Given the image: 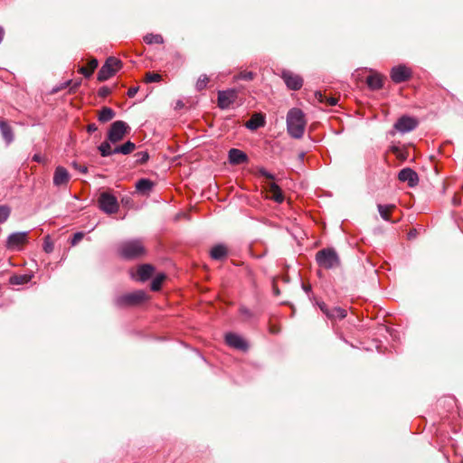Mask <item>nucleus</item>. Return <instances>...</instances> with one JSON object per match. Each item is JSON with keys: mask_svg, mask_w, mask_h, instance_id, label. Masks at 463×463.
Here are the masks:
<instances>
[{"mask_svg": "<svg viewBox=\"0 0 463 463\" xmlns=\"http://www.w3.org/2000/svg\"><path fill=\"white\" fill-rule=\"evenodd\" d=\"M154 267L150 264L140 265L137 270V276H133L137 280L146 281L152 277Z\"/></svg>", "mask_w": 463, "mask_h": 463, "instance_id": "2eb2a0df", "label": "nucleus"}, {"mask_svg": "<svg viewBox=\"0 0 463 463\" xmlns=\"http://www.w3.org/2000/svg\"><path fill=\"white\" fill-rule=\"evenodd\" d=\"M80 172H86L87 168L85 166H82L79 169Z\"/></svg>", "mask_w": 463, "mask_h": 463, "instance_id": "13d9d810", "label": "nucleus"}, {"mask_svg": "<svg viewBox=\"0 0 463 463\" xmlns=\"http://www.w3.org/2000/svg\"><path fill=\"white\" fill-rule=\"evenodd\" d=\"M411 77V71L404 65L393 67L391 71V79L395 83L407 81Z\"/></svg>", "mask_w": 463, "mask_h": 463, "instance_id": "9d476101", "label": "nucleus"}, {"mask_svg": "<svg viewBox=\"0 0 463 463\" xmlns=\"http://www.w3.org/2000/svg\"><path fill=\"white\" fill-rule=\"evenodd\" d=\"M415 235H416V231H415V230H413V231H410V232H409V233H408V237H409V239H412V238H414V237H415Z\"/></svg>", "mask_w": 463, "mask_h": 463, "instance_id": "5fc2aeb1", "label": "nucleus"}, {"mask_svg": "<svg viewBox=\"0 0 463 463\" xmlns=\"http://www.w3.org/2000/svg\"><path fill=\"white\" fill-rule=\"evenodd\" d=\"M154 183L151 180L146 178L140 179L136 184L137 192L144 195L148 194L152 191Z\"/></svg>", "mask_w": 463, "mask_h": 463, "instance_id": "a211bd4d", "label": "nucleus"}, {"mask_svg": "<svg viewBox=\"0 0 463 463\" xmlns=\"http://www.w3.org/2000/svg\"><path fill=\"white\" fill-rule=\"evenodd\" d=\"M29 232H16L11 233L6 240V248L12 250H20L28 242Z\"/></svg>", "mask_w": 463, "mask_h": 463, "instance_id": "6e6552de", "label": "nucleus"}, {"mask_svg": "<svg viewBox=\"0 0 463 463\" xmlns=\"http://www.w3.org/2000/svg\"><path fill=\"white\" fill-rule=\"evenodd\" d=\"M5 35V30L0 26V43L2 42Z\"/></svg>", "mask_w": 463, "mask_h": 463, "instance_id": "6e6d98bb", "label": "nucleus"}, {"mask_svg": "<svg viewBox=\"0 0 463 463\" xmlns=\"http://www.w3.org/2000/svg\"><path fill=\"white\" fill-rule=\"evenodd\" d=\"M366 83L372 90H380L383 87V76L375 71H372L366 79Z\"/></svg>", "mask_w": 463, "mask_h": 463, "instance_id": "dca6fc26", "label": "nucleus"}, {"mask_svg": "<svg viewBox=\"0 0 463 463\" xmlns=\"http://www.w3.org/2000/svg\"><path fill=\"white\" fill-rule=\"evenodd\" d=\"M130 131L129 126L122 121L117 120L110 125L108 131V140L113 144L121 141Z\"/></svg>", "mask_w": 463, "mask_h": 463, "instance_id": "423d86ee", "label": "nucleus"}, {"mask_svg": "<svg viewBox=\"0 0 463 463\" xmlns=\"http://www.w3.org/2000/svg\"><path fill=\"white\" fill-rule=\"evenodd\" d=\"M33 160L36 162H42L43 157L40 155L36 154L33 156Z\"/></svg>", "mask_w": 463, "mask_h": 463, "instance_id": "864d4df0", "label": "nucleus"}, {"mask_svg": "<svg viewBox=\"0 0 463 463\" xmlns=\"http://www.w3.org/2000/svg\"><path fill=\"white\" fill-rule=\"evenodd\" d=\"M271 197L277 203H282L284 200L282 192L277 185H273L271 188Z\"/></svg>", "mask_w": 463, "mask_h": 463, "instance_id": "72a5a7b5", "label": "nucleus"}, {"mask_svg": "<svg viewBox=\"0 0 463 463\" xmlns=\"http://www.w3.org/2000/svg\"><path fill=\"white\" fill-rule=\"evenodd\" d=\"M240 312L242 316H244L246 318H250L252 317V314L250 309H248L245 307H242L240 308Z\"/></svg>", "mask_w": 463, "mask_h": 463, "instance_id": "37998d69", "label": "nucleus"}, {"mask_svg": "<svg viewBox=\"0 0 463 463\" xmlns=\"http://www.w3.org/2000/svg\"><path fill=\"white\" fill-rule=\"evenodd\" d=\"M138 91V87H131L128 91V96L133 98Z\"/></svg>", "mask_w": 463, "mask_h": 463, "instance_id": "de8ad7c7", "label": "nucleus"}, {"mask_svg": "<svg viewBox=\"0 0 463 463\" xmlns=\"http://www.w3.org/2000/svg\"><path fill=\"white\" fill-rule=\"evenodd\" d=\"M121 203L124 206H128V207H130L131 206V203H132V200L130 197H123L121 199Z\"/></svg>", "mask_w": 463, "mask_h": 463, "instance_id": "09e8293b", "label": "nucleus"}, {"mask_svg": "<svg viewBox=\"0 0 463 463\" xmlns=\"http://www.w3.org/2000/svg\"><path fill=\"white\" fill-rule=\"evenodd\" d=\"M338 101V99L337 98H335V97H327L326 98V104L328 105V106H335L336 105Z\"/></svg>", "mask_w": 463, "mask_h": 463, "instance_id": "c03bdc74", "label": "nucleus"}, {"mask_svg": "<svg viewBox=\"0 0 463 463\" xmlns=\"http://www.w3.org/2000/svg\"><path fill=\"white\" fill-rule=\"evenodd\" d=\"M136 148V145L131 141H127L125 144L121 146H117L113 148V151L116 152V154H123V155H128L131 152H133Z\"/></svg>", "mask_w": 463, "mask_h": 463, "instance_id": "5701e85b", "label": "nucleus"}, {"mask_svg": "<svg viewBox=\"0 0 463 463\" xmlns=\"http://www.w3.org/2000/svg\"><path fill=\"white\" fill-rule=\"evenodd\" d=\"M264 124H265L264 117L260 114H254L246 122L245 126L247 128H249L250 130H255L260 127H263Z\"/></svg>", "mask_w": 463, "mask_h": 463, "instance_id": "6ab92c4d", "label": "nucleus"}, {"mask_svg": "<svg viewBox=\"0 0 463 463\" xmlns=\"http://www.w3.org/2000/svg\"><path fill=\"white\" fill-rule=\"evenodd\" d=\"M227 248L222 244L215 245L212 248L210 255L212 259L221 260L227 256Z\"/></svg>", "mask_w": 463, "mask_h": 463, "instance_id": "aec40b11", "label": "nucleus"}, {"mask_svg": "<svg viewBox=\"0 0 463 463\" xmlns=\"http://www.w3.org/2000/svg\"><path fill=\"white\" fill-rule=\"evenodd\" d=\"M122 61L113 56L109 57L98 72V80L105 81L122 68Z\"/></svg>", "mask_w": 463, "mask_h": 463, "instance_id": "39448f33", "label": "nucleus"}, {"mask_svg": "<svg viewBox=\"0 0 463 463\" xmlns=\"http://www.w3.org/2000/svg\"><path fill=\"white\" fill-rule=\"evenodd\" d=\"M118 253L126 260H133L145 254V247L140 240H129L118 245Z\"/></svg>", "mask_w": 463, "mask_h": 463, "instance_id": "f03ea898", "label": "nucleus"}, {"mask_svg": "<svg viewBox=\"0 0 463 463\" xmlns=\"http://www.w3.org/2000/svg\"><path fill=\"white\" fill-rule=\"evenodd\" d=\"M97 130H98V127H97V126H96V124H94V123L89 124V125L87 126V131H88L89 133H93V132H95V131H97Z\"/></svg>", "mask_w": 463, "mask_h": 463, "instance_id": "8fccbe9b", "label": "nucleus"}, {"mask_svg": "<svg viewBox=\"0 0 463 463\" xmlns=\"http://www.w3.org/2000/svg\"><path fill=\"white\" fill-rule=\"evenodd\" d=\"M398 174H416V172L410 167H405L400 170Z\"/></svg>", "mask_w": 463, "mask_h": 463, "instance_id": "3c124183", "label": "nucleus"}, {"mask_svg": "<svg viewBox=\"0 0 463 463\" xmlns=\"http://www.w3.org/2000/svg\"><path fill=\"white\" fill-rule=\"evenodd\" d=\"M165 279V274L161 273V274H158L157 276H156L152 282H151V289L153 291H157L161 288V286H162V283L164 281V279Z\"/></svg>", "mask_w": 463, "mask_h": 463, "instance_id": "7c9ffc66", "label": "nucleus"}, {"mask_svg": "<svg viewBox=\"0 0 463 463\" xmlns=\"http://www.w3.org/2000/svg\"><path fill=\"white\" fill-rule=\"evenodd\" d=\"M116 113L115 111L109 107H103L99 112H98V119L101 123H106L110 121L114 118Z\"/></svg>", "mask_w": 463, "mask_h": 463, "instance_id": "412c9836", "label": "nucleus"}, {"mask_svg": "<svg viewBox=\"0 0 463 463\" xmlns=\"http://www.w3.org/2000/svg\"><path fill=\"white\" fill-rule=\"evenodd\" d=\"M98 60L92 58L89 61L88 65L86 67H81L79 69V72L84 75V77L89 78L92 75L96 68L98 67Z\"/></svg>", "mask_w": 463, "mask_h": 463, "instance_id": "4be33fe9", "label": "nucleus"}, {"mask_svg": "<svg viewBox=\"0 0 463 463\" xmlns=\"http://www.w3.org/2000/svg\"><path fill=\"white\" fill-rule=\"evenodd\" d=\"M147 298L146 291L136 290L131 293H128L119 296L116 299V305L118 307L136 306L144 302Z\"/></svg>", "mask_w": 463, "mask_h": 463, "instance_id": "0eeeda50", "label": "nucleus"}, {"mask_svg": "<svg viewBox=\"0 0 463 463\" xmlns=\"http://www.w3.org/2000/svg\"><path fill=\"white\" fill-rule=\"evenodd\" d=\"M259 174L264 175V174H270V173L268 170H266L265 168H260L259 170Z\"/></svg>", "mask_w": 463, "mask_h": 463, "instance_id": "4d7b16f0", "label": "nucleus"}, {"mask_svg": "<svg viewBox=\"0 0 463 463\" xmlns=\"http://www.w3.org/2000/svg\"><path fill=\"white\" fill-rule=\"evenodd\" d=\"M54 174H68L67 170L62 166H58Z\"/></svg>", "mask_w": 463, "mask_h": 463, "instance_id": "603ef678", "label": "nucleus"}, {"mask_svg": "<svg viewBox=\"0 0 463 463\" xmlns=\"http://www.w3.org/2000/svg\"><path fill=\"white\" fill-rule=\"evenodd\" d=\"M0 129L3 137L6 142H11L13 140V131L9 125H7L5 121H0Z\"/></svg>", "mask_w": 463, "mask_h": 463, "instance_id": "393cba45", "label": "nucleus"}, {"mask_svg": "<svg viewBox=\"0 0 463 463\" xmlns=\"http://www.w3.org/2000/svg\"><path fill=\"white\" fill-rule=\"evenodd\" d=\"M53 184L56 186H63L68 184L70 181L71 175H53Z\"/></svg>", "mask_w": 463, "mask_h": 463, "instance_id": "c9c22d12", "label": "nucleus"}, {"mask_svg": "<svg viewBox=\"0 0 463 463\" xmlns=\"http://www.w3.org/2000/svg\"><path fill=\"white\" fill-rule=\"evenodd\" d=\"M390 152L392 154H393L395 156V158L397 160L401 161V162L404 161L407 158V156H408L406 151H404V150H402L400 147L395 146H392L390 148Z\"/></svg>", "mask_w": 463, "mask_h": 463, "instance_id": "c756f323", "label": "nucleus"}, {"mask_svg": "<svg viewBox=\"0 0 463 463\" xmlns=\"http://www.w3.org/2000/svg\"><path fill=\"white\" fill-rule=\"evenodd\" d=\"M271 333L275 334V333H277V330H275V329H273V328H272V329H271Z\"/></svg>", "mask_w": 463, "mask_h": 463, "instance_id": "052dcab7", "label": "nucleus"}, {"mask_svg": "<svg viewBox=\"0 0 463 463\" xmlns=\"http://www.w3.org/2000/svg\"><path fill=\"white\" fill-rule=\"evenodd\" d=\"M315 96L319 102L326 103L327 98L326 94L322 93L321 91H317Z\"/></svg>", "mask_w": 463, "mask_h": 463, "instance_id": "79ce46f5", "label": "nucleus"}, {"mask_svg": "<svg viewBox=\"0 0 463 463\" xmlns=\"http://www.w3.org/2000/svg\"><path fill=\"white\" fill-rule=\"evenodd\" d=\"M83 238V233L82 232H76L73 234V237L71 238V245H76L77 243H79L81 239Z\"/></svg>", "mask_w": 463, "mask_h": 463, "instance_id": "58836bf2", "label": "nucleus"}, {"mask_svg": "<svg viewBox=\"0 0 463 463\" xmlns=\"http://www.w3.org/2000/svg\"><path fill=\"white\" fill-rule=\"evenodd\" d=\"M281 78L286 83L287 87L293 90H300L303 86V79L289 71H284L282 72Z\"/></svg>", "mask_w": 463, "mask_h": 463, "instance_id": "9b49d317", "label": "nucleus"}, {"mask_svg": "<svg viewBox=\"0 0 463 463\" xmlns=\"http://www.w3.org/2000/svg\"><path fill=\"white\" fill-rule=\"evenodd\" d=\"M377 208H378V212H379L381 217L384 221L390 222L391 221L390 213L395 208V205L394 204H385V205L378 204Z\"/></svg>", "mask_w": 463, "mask_h": 463, "instance_id": "b1692460", "label": "nucleus"}, {"mask_svg": "<svg viewBox=\"0 0 463 463\" xmlns=\"http://www.w3.org/2000/svg\"><path fill=\"white\" fill-rule=\"evenodd\" d=\"M400 183H407L408 186L415 187L419 184V175H398Z\"/></svg>", "mask_w": 463, "mask_h": 463, "instance_id": "a878e982", "label": "nucleus"}, {"mask_svg": "<svg viewBox=\"0 0 463 463\" xmlns=\"http://www.w3.org/2000/svg\"><path fill=\"white\" fill-rule=\"evenodd\" d=\"M229 160L233 165H241L248 161V156L243 151L232 148L229 151Z\"/></svg>", "mask_w": 463, "mask_h": 463, "instance_id": "f3484780", "label": "nucleus"}, {"mask_svg": "<svg viewBox=\"0 0 463 463\" xmlns=\"http://www.w3.org/2000/svg\"><path fill=\"white\" fill-rule=\"evenodd\" d=\"M418 120L412 117L402 116L394 124V128L402 133L409 132L416 128Z\"/></svg>", "mask_w": 463, "mask_h": 463, "instance_id": "f8f14e48", "label": "nucleus"}, {"mask_svg": "<svg viewBox=\"0 0 463 463\" xmlns=\"http://www.w3.org/2000/svg\"><path fill=\"white\" fill-rule=\"evenodd\" d=\"M32 279L31 275H14L10 278V283L12 285H24L28 283Z\"/></svg>", "mask_w": 463, "mask_h": 463, "instance_id": "bb28decb", "label": "nucleus"}, {"mask_svg": "<svg viewBox=\"0 0 463 463\" xmlns=\"http://www.w3.org/2000/svg\"><path fill=\"white\" fill-rule=\"evenodd\" d=\"M209 81H210V79L206 74L200 75V77L198 78V80L195 83V89L198 91L204 90L207 87V84Z\"/></svg>", "mask_w": 463, "mask_h": 463, "instance_id": "2f4dec72", "label": "nucleus"}, {"mask_svg": "<svg viewBox=\"0 0 463 463\" xmlns=\"http://www.w3.org/2000/svg\"><path fill=\"white\" fill-rule=\"evenodd\" d=\"M255 76H256V74L252 71H242L239 72L237 75H235L234 79L236 80H242L250 81V80H254Z\"/></svg>", "mask_w": 463, "mask_h": 463, "instance_id": "473e14b6", "label": "nucleus"}, {"mask_svg": "<svg viewBox=\"0 0 463 463\" xmlns=\"http://www.w3.org/2000/svg\"><path fill=\"white\" fill-rule=\"evenodd\" d=\"M10 208L6 205H0V223L5 222L10 215Z\"/></svg>", "mask_w": 463, "mask_h": 463, "instance_id": "e433bc0d", "label": "nucleus"}, {"mask_svg": "<svg viewBox=\"0 0 463 463\" xmlns=\"http://www.w3.org/2000/svg\"><path fill=\"white\" fill-rule=\"evenodd\" d=\"M162 79V76L159 73L148 71L145 75V81L146 83L150 82H158Z\"/></svg>", "mask_w": 463, "mask_h": 463, "instance_id": "f704fd0d", "label": "nucleus"}, {"mask_svg": "<svg viewBox=\"0 0 463 463\" xmlns=\"http://www.w3.org/2000/svg\"><path fill=\"white\" fill-rule=\"evenodd\" d=\"M318 307H319L320 310L330 320H337V319L341 320V319H344L347 315V311L340 307H329L324 302L319 303Z\"/></svg>", "mask_w": 463, "mask_h": 463, "instance_id": "1a4fd4ad", "label": "nucleus"}, {"mask_svg": "<svg viewBox=\"0 0 463 463\" xmlns=\"http://www.w3.org/2000/svg\"><path fill=\"white\" fill-rule=\"evenodd\" d=\"M237 99L235 90H220L218 92V107L222 109L229 108Z\"/></svg>", "mask_w": 463, "mask_h": 463, "instance_id": "ddd939ff", "label": "nucleus"}, {"mask_svg": "<svg viewBox=\"0 0 463 463\" xmlns=\"http://www.w3.org/2000/svg\"><path fill=\"white\" fill-rule=\"evenodd\" d=\"M144 41L147 44H161L164 43V38L161 34L147 33L144 36Z\"/></svg>", "mask_w": 463, "mask_h": 463, "instance_id": "cd10ccee", "label": "nucleus"}, {"mask_svg": "<svg viewBox=\"0 0 463 463\" xmlns=\"http://www.w3.org/2000/svg\"><path fill=\"white\" fill-rule=\"evenodd\" d=\"M80 83H81V80H78V81H76V82H72L71 87V89H70V92H71V93L75 92V91H76V90L80 87Z\"/></svg>", "mask_w": 463, "mask_h": 463, "instance_id": "49530a36", "label": "nucleus"}, {"mask_svg": "<svg viewBox=\"0 0 463 463\" xmlns=\"http://www.w3.org/2000/svg\"><path fill=\"white\" fill-rule=\"evenodd\" d=\"M435 171L438 173V172H439V169H438V167H436Z\"/></svg>", "mask_w": 463, "mask_h": 463, "instance_id": "680f3d73", "label": "nucleus"}, {"mask_svg": "<svg viewBox=\"0 0 463 463\" xmlns=\"http://www.w3.org/2000/svg\"><path fill=\"white\" fill-rule=\"evenodd\" d=\"M109 94H110V90L108 87H101L99 90V97L105 98V97H107Z\"/></svg>", "mask_w": 463, "mask_h": 463, "instance_id": "ea45409f", "label": "nucleus"}, {"mask_svg": "<svg viewBox=\"0 0 463 463\" xmlns=\"http://www.w3.org/2000/svg\"><path fill=\"white\" fill-rule=\"evenodd\" d=\"M71 84H72V80H67L66 82H64L63 84H61L60 87H58L57 89H55L53 91L54 92H57L58 90H61L67 87H71Z\"/></svg>", "mask_w": 463, "mask_h": 463, "instance_id": "a18cd8bd", "label": "nucleus"}, {"mask_svg": "<svg viewBox=\"0 0 463 463\" xmlns=\"http://www.w3.org/2000/svg\"><path fill=\"white\" fill-rule=\"evenodd\" d=\"M97 202L99 208L107 214L116 213L119 209L117 197L109 191L101 192Z\"/></svg>", "mask_w": 463, "mask_h": 463, "instance_id": "20e7f679", "label": "nucleus"}, {"mask_svg": "<svg viewBox=\"0 0 463 463\" xmlns=\"http://www.w3.org/2000/svg\"><path fill=\"white\" fill-rule=\"evenodd\" d=\"M43 247V250H44L46 253H51V252L53 250V243H52V241H51V239H50V237H49V236H46V237L44 238Z\"/></svg>", "mask_w": 463, "mask_h": 463, "instance_id": "4c0bfd02", "label": "nucleus"}, {"mask_svg": "<svg viewBox=\"0 0 463 463\" xmlns=\"http://www.w3.org/2000/svg\"><path fill=\"white\" fill-rule=\"evenodd\" d=\"M316 261L319 267L326 269L337 268L340 264L338 254L332 248L318 250L316 254Z\"/></svg>", "mask_w": 463, "mask_h": 463, "instance_id": "7ed1b4c3", "label": "nucleus"}, {"mask_svg": "<svg viewBox=\"0 0 463 463\" xmlns=\"http://www.w3.org/2000/svg\"><path fill=\"white\" fill-rule=\"evenodd\" d=\"M137 156H139V157L137 159V162H139V163H141V164H143V163L146 162V161H147V159H148V154H147L146 152H142V153H140V154H137Z\"/></svg>", "mask_w": 463, "mask_h": 463, "instance_id": "a19ab883", "label": "nucleus"}, {"mask_svg": "<svg viewBox=\"0 0 463 463\" xmlns=\"http://www.w3.org/2000/svg\"><path fill=\"white\" fill-rule=\"evenodd\" d=\"M225 342L229 346L238 350L245 351L248 349L247 342L241 335L234 333L226 334Z\"/></svg>", "mask_w": 463, "mask_h": 463, "instance_id": "4468645a", "label": "nucleus"}, {"mask_svg": "<svg viewBox=\"0 0 463 463\" xmlns=\"http://www.w3.org/2000/svg\"><path fill=\"white\" fill-rule=\"evenodd\" d=\"M113 148L114 147L111 146L109 140L101 143L99 146V150L102 156H109L116 154V152L113 151Z\"/></svg>", "mask_w": 463, "mask_h": 463, "instance_id": "c85d7f7f", "label": "nucleus"}, {"mask_svg": "<svg viewBox=\"0 0 463 463\" xmlns=\"http://www.w3.org/2000/svg\"><path fill=\"white\" fill-rule=\"evenodd\" d=\"M306 128L304 113L301 109L293 108L287 115V129L291 137L300 138L303 137Z\"/></svg>", "mask_w": 463, "mask_h": 463, "instance_id": "f257e3e1", "label": "nucleus"}, {"mask_svg": "<svg viewBox=\"0 0 463 463\" xmlns=\"http://www.w3.org/2000/svg\"><path fill=\"white\" fill-rule=\"evenodd\" d=\"M267 176L269 177L271 180H276V178H275L276 175H267Z\"/></svg>", "mask_w": 463, "mask_h": 463, "instance_id": "bf43d9fd", "label": "nucleus"}]
</instances>
